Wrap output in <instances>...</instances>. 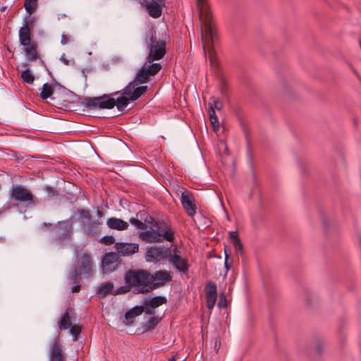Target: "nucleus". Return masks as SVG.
I'll return each instance as SVG.
<instances>
[{"instance_id": "24", "label": "nucleus", "mask_w": 361, "mask_h": 361, "mask_svg": "<svg viewBox=\"0 0 361 361\" xmlns=\"http://www.w3.org/2000/svg\"><path fill=\"white\" fill-rule=\"evenodd\" d=\"M73 308L68 307L65 312L62 314L61 319L59 322V326L61 330H66L71 327V314L73 313Z\"/></svg>"}, {"instance_id": "12", "label": "nucleus", "mask_w": 361, "mask_h": 361, "mask_svg": "<svg viewBox=\"0 0 361 361\" xmlns=\"http://www.w3.org/2000/svg\"><path fill=\"white\" fill-rule=\"evenodd\" d=\"M168 259L176 269V271L183 274L188 273L190 268V264L187 257H183L180 255L177 254L175 250H171Z\"/></svg>"}, {"instance_id": "11", "label": "nucleus", "mask_w": 361, "mask_h": 361, "mask_svg": "<svg viewBox=\"0 0 361 361\" xmlns=\"http://www.w3.org/2000/svg\"><path fill=\"white\" fill-rule=\"evenodd\" d=\"M48 361H66L63 347L58 337L54 338L49 342Z\"/></svg>"}, {"instance_id": "31", "label": "nucleus", "mask_w": 361, "mask_h": 361, "mask_svg": "<svg viewBox=\"0 0 361 361\" xmlns=\"http://www.w3.org/2000/svg\"><path fill=\"white\" fill-rule=\"evenodd\" d=\"M53 93L52 86L49 85L48 83H45L43 85L42 90L40 93V96L43 99H48L51 96Z\"/></svg>"}, {"instance_id": "6", "label": "nucleus", "mask_w": 361, "mask_h": 361, "mask_svg": "<svg viewBox=\"0 0 361 361\" xmlns=\"http://www.w3.org/2000/svg\"><path fill=\"white\" fill-rule=\"evenodd\" d=\"M149 49L146 58L147 63H154L157 60L162 59L166 54V42L163 40H157L153 36L146 39Z\"/></svg>"}, {"instance_id": "19", "label": "nucleus", "mask_w": 361, "mask_h": 361, "mask_svg": "<svg viewBox=\"0 0 361 361\" xmlns=\"http://www.w3.org/2000/svg\"><path fill=\"white\" fill-rule=\"evenodd\" d=\"M117 257L116 255L112 252H107L105 254L102 259V269L105 274H109L113 271L116 267Z\"/></svg>"}, {"instance_id": "42", "label": "nucleus", "mask_w": 361, "mask_h": 361, "mask_svg": "<svg viewBox=\"0 0 361 361\" xmlns=\"http://www.w3.org/2000/svg\"><path fill=\"white\" fill-rule=\"evenodd\" d=\"M224 252H225V262H224V265H225V268L228 270L231 269V263L228 262V259H229V254L227 252L226 250L225 249L224 250Z\"/></svg>"}, {"instance_id": "40", "label": "nucleus", "mask_w": 361, "mask_h": 361, "mask_svg": "<svg viewBox=\"0 0 361 361\" xmlns=\"http://www.w3.org/2000/svg\"><path fill=\"white\" fill-rule=\"evenodd\" d=\"M78 272L76 268L73 269L68 274V279L69 281L73 282L78 281Z\"/></svg>"}, {"instance_id": "39", "label": "nucleus", "mask_w": 361, "mask_h": 361, "mask_svg": "<svg viewBox=\"0 0 361 361\" xmlns=\"http://www.w3.org/2000/svg\"><path fill=\"white\" fill-rule=\"evenodd\" d=\"M78 214L81 219H87L88 221H91V215L89 210L85 209H80L78 210Z\"/></svg>"}, {"instance_id": "26", "label": "nucleus", "mask_w": 361, "mask_h": 361, "mask_svg": "<svg viewBox=\"0 0 361 361\" xmlns=\"http://www.w3.org/2000/svg\"><path fill=\"white\" fill-rule=\"evenodd\" d=\"M144 311V307L142 305H136L129 310H128L125 314V318L127 321L132 322L133 319L140 315Z\"/></svg>"}, {"instance_id": "13", "label": "nucleus", "mask_w": 361, "mask_h": 361, "mask_svg": "<svg viewBox=\"0 0 361 361\" xmlns=\"http://www.w3.org/2000/svg\"><path fill=\"white\" fill-rule=\"evenodd\" d=\"M76 259L79 274L80 275H86L87 277H89L90 276V270L92 269L90 255L87 252L82 250L77 253Z\"/></svg>"}, {"instance_id": "32", "label": "nucleus", "mask_w": 361, "mask_h": 361, "mask_svg": "<svg viewBox=\"0 0 361 361\" xmlns=\"http://www.w3.org/2000/svg\"><path fill=\"white\" fill-rule=\"evenodd\" d=\"M161 242L166 239V240L171 242L173 240V233L170 228H165L161 233Z\"/></svg>"}, {"instance_id": "34", "label": "nucleus", "mask_w": 361, "mask_h": 361, "mask_svg": "<svg viewBox=\"0 0 361 361\" xmlns=\"http://www.w3.org/2000/svg\"><path fill=\"white\" fill-rule=\"evenodd\" d=\"M158 324V320L156 317H152L150 319H149L144 324L143 327L146 328L147 329H154L157 326Z\"/></svg>"}, {"instance_id": "3", "label": "nucleus", "mask_w": 361, "mask_h": 361, "mask_svg": "<svg viewBox=\"0 0 361 361\" xmlns=\"http://www.w3.org/2000/svg\"><path fill=\"white\" fill-rule=\"evenodd\" d=\"M73 224V221L70 218L58 221L56 225L45 222L42 223L40 229L42 231H49L52 242L56 245H60L71 237Z\"/></svg>"}, {"instance_id": "49", "label": "nucleus", "mask_w": 361, "mask_h": 361, "mask_svg": "<svg viewBox=\"0 0 361 361\" xmlns=\"http://www.w3.org/2000/svg\"><path fill=\"white\" fill-rule=\"evenodd\" d=\"M322 344L321 343H317L315 346V350L317 353H321L322 351Z\"/></svg>"}, {"instance_id": "7", "label": "nucleus", "mask_w": 361, "mask_h": 361, "mask_svg": "<svg viewBox=\"0 0 361 361\" xmlns=\"http://www.w3.org/2000/svg\"><path fill=\"white\" fill-rule=\"evenodd\" d=\"M145 221L148 222V228H145L144 231L139 232V237L148 243H158L161 242V232L159 231V226L154 222L153 218L147 215L145 217Z\"/></svg>"}, {"instance_id": "4", "label": "nucleus", "mask_w": 361, "mask_h": 361, "mask_svg": "<svg viewBox=\"0 0 361 361\" xmlns=\"http://www.w3.org/2000/svg\"><path fill=\"white\" fill-rule=\"evenodd\" d=\"M147 90V86L135 87L134 82H130L116 101V105L118 111H123L128 104L129 100H136Z\"/></svg>"}, {"instance_id": "28", "label": "nucleus", "mask_w": 361, "mask_h": 361, "mask_svg": "<svg viewBox=\"0 0 361 361\" xmlns=\"http://www.w3.org/2000/svg\"><path fill=\"white\" fill-rule=\"evenodd\" d=\"M124 281H125V286H120L117 288L116 289H114V295H117L120 294H125L133 290L132 286L129 285L128 283V281L126 279V273L124 276Z\"/></svg>"}, {"instance_id": "5", "label": "nucleus", "mask_w": 361, "mask_h": 361, "mask_svg": "<svg viewBox=\"0 0 361 361\" xmlns=\"http://www.w3.org/2000/svg\"><path fill=\"white\" fill-rule=\"evenodd\" d=\"M10 200L25 204L26 207L35 204L34 196L25 186L13 184L8 190Z\"/></svg>"}, {"instance_id": "55", "label": "nucleus", "mask_w": 361, "mask_h": 361, "mask_svg": "<svg viewBox=\"0 0 361 361\" xmlns=\"http://www.w3.org/2000/svg\"><path fill=\"white\" fill-rule=\"evenodd\" d=\"M221 94H224L226 92V86L225 85H222L221 89Z\"/></svg>"}, {"instance_id": "56", "label": "nucleus", "mask_w": 361, "mask_h": 361, "mask_svg": "<svg viewBox=\"0 0 361 361\" xmlns=\"http://www.w3.org/2000/svg\"><path fill=\"white\" fill-rule=\"evenodd\" d=\"M97 215L99 217H101L102 216V212L99 209L97 210Z\"/></svg>"}, {"instance_id": "35", "label": "nucleus", "mask_w": 361, "mask_h": 361, "mask_svg": "<svg viewBox=\"0 0 361 361\" xmlns=\"http://www.w3.org/2000/svg\"><path fill=\"white\" fill-rule=\"evenodd\" d=\"M37 1V0H25L24 6L27 13H28L30 15L35 9Z\"/></svg>"}, {"instance_id": "43", "label": "nucleus", "mask_w": 361, "mask_h": 361, "mask_svg": "<svg viewBox=\"0 0 361 361\" xmlns=\"http://www.w3.org/2000/svg\"><path fill=\"white\" fill-rule=\"evenodd\" d=\"M80 285L79 281L73 282V286L71 288L73 293H76L80 290Z\"/></svg>"}, {"instance_id": "23", "label": "nucleus", "mask_w": 361, "mask_h": 361, "mask_svg": "<svg viewBox=\"0 0 361 361\" xmlns=\"http://www.w3.org/2000/svg\"><path fill=\"white\" fill-rule=\"evenodd\" d=\"M106 225L109 228L117 231H123L128 227V222L116 217L109 218L106 220Z\"/></svg>"}, {"instance_id": "10", "label": "nucleus", "mask_w": 361, "mask_h": 361, "mask_svg": "<svg viewBox=\"0 0 361 361\" xmlns=\"http://www.w3.org/2000/svg\"><path fill=\"white\" fill-rule=\"evenodd\" d=\"M171 250L165 246H152L146 248L145 259L148 262L157 264L162 259L169 258Z\"/></svg>"}, {"instance_id": "1", "label": "nucleus", "mask_w": 361, "mask_h": 361, "mask_svg": "<svg viewBox=\"0 0 361 361\" xmlns=\"http://www.w3.org/2000/svg\"><path fill=\"white\" fill-rule=\"evenodd\" d=\"M199 16L203 26L201 27V38L204 51L208 50L209 57L212 63L214 62L216 53L214 44L216 32L212 20V13L206 0H196Z\"/></svg>"}, {"instance_id": "14", "label": "nucleus", "mask_w": 361, "mask_h": 361, "mask_svg": "<svg viewBox=\"0 0 361 361\" xmlns=\"http://www.w3.org/2000/svg\"><path fill=\"white\" fill-rule=\"evenodd\" d=\"M140 3L144 4L150 16L157 18L161 16L162 7L164 6V0H140Z\"/></svg>"}, {"instance_id": "48", "label": "nucleus", "mask_w": 361, "mask_h": 361, "mask_svg": "<svg viewBox=\"0 0 361 361\" xmlns=\"http://www.w3.org/2000/svg\"><path fill=\"white\" fill-rule=\"evenodd\" d=\"M229 238L231 240L238 238V233L237 231H230L229 232Z\"/></svg>"}, {"instance_id": "33", "label": "nucleus", "mask_w": 361, "mask_h": 361, "mask_svg": "<svg viewBox=\"0 0 361 361\" xmlns=\"http://www.w3.org/2000/svg\"><path fill=\"white\" fill-rule=\"evenodd\" d=\"M68 329H69V332L73 337V340L77 341L78 335L80 334L81 330H82L81 327L78 325L72 326V324H71V327H69Z\"/></svg>"}, {"instance_id": "20", "label": "nucleus", "mask_w": 361, "mask_h": 361, "mask_svg": "<svg viewBox=\"0 0 361 361\" xmlns=\"http://www.w3.org/2000/svg\"><path fill=\"white\" fill-rule=\"evenodd\" d=\"M22 46L23 47V51L25 53V56L29 62L35 61L39 58L37 51V44L35 42L32 41Z\"/></svg>"}, {"instance_id": "46", "label": "nucleus", "mask_w": 361, "mask_h": 361, "mask_svg": "<svg viewBox=\"0 0 361 361\" xmlns=\"http://www.w3.org/2000/svg\"><path fill=\"white\" fill-rule=\"evenodd\" d=\"M219 307H225L226 306V301L224 297H221L218 302Z\"/></svg>"}, {"instance_id": "37", "label": "nucleus", "mask_w": 361, "mask_h": 361, "mask_svg": "<svg viewBox=\"0 0 361 361\" xmlns=\"http://www.w3.org/2000/svg\"><path fill=\"white\" fill-rule=\"evenodd\" d=\"M208 105H209L208 114L209 116V120H210V121H214V122H216V118H218V117L215 113V110L214 109L213 104L211 102H209Z\"/></svg>"}, {"instance_id": "38", "label": "nucleus", "mask_w": 361, "mask_h": 361, "mask_svg": "<svg viewBox=\"0 0 361 361\" xmlns=\"http://www.w3.org/2000/svg\"><path fill=\"white\" fill-rule=\"evenodd\" d=\"M100 242L106 245H110L114 243L115 238L112 235H105L100 239Z\"/></svg>"}, {"instance_id": "52", "label": "nucleus", "mask_w": 361, "mask_h": 361, "mask_svg": "<svg viewBox=\"0 0 361 361\" xmlns=\"http://www.w3.org/2000/svg\"><path fill=\"white\" fill-rule=\"evenodd\" d=\"M87 147L89 148V149H90V151H92V152L95 154V155H96L97 157H98L99 158H100L99 154H98V153H97V152H96V151L92 148V147L91 145H87Z\"/></svg>"}, {"instance_id": "25", "label": "nucleus", "mask_w": 361, "mask_h": 361, "mask_svg": "<svg viewBox=\"0 0 361 361\" xmlns=\"http://www.w3.org/2000/svg\"><path fill=\"white\" fill-rule=\"evenodd\" d=\"M97 294L102 297L114 295V284L111 281L102 283L97 288Z\"/></svg>"}, {"instance_id": "45", "label": "nucleus", "mask_w": 361, "mask_h": 361, "mask_svg": "<svg viewBox=\"0 0 361 361\" xmlns=\"http://www.w3.org/2000/svg\"><path fill=\"white\" fill-rule=\"evenodd\" d=\"M69 42V37L65 34L61 35V43L63 45L67 44Z\"/></svg>"}, {"instance_id": "36", "label": "nucleus", "mask_w": 361, "mask_h": 361, "mask_svg": "<svg viewBox=\"0 0 361 361\" xmlns=\"http://www.w3.org/2000/svg\"><path fill=\"white\" fill-rule=\"evenodd\" d=\"M209 102H211L213 104L214 110L216 109L218 111H220L223 109V106H224L223 102L220 99H219L214 97H212L209 99Z\"/></svg>"}, {"instance_id": "53", "label": "nucleus", "mask_w": 361, "mask_h": 361, "mask_svg": "<svg viewBox=\"0 0 361 361\" xmlns=\"http://www.w3.org/2000/svg\"><path fill=\"white\" fill-rule=\"evenodd\" d=\"M61 61H62L66 65L68 64V60L64 58L63 55L61 57Z\"/></svg>"}, {"instance_id": "15", "label": "nucleus", "mask_w": 361, "mask_h": 361, "mask_svg": "<svg viewBox=\"0 0 361 361\" xmlns=\"http://www.w3.org/2000/svg\"><path fill=\"white\" fill-rule=\"evenodd\" d=\"M180 201L187 214L190 217L195 216L196 214V206L192 194L188 190L183 191L181 195Z\"/></svg>"}, {"instance_id": "17", "label": "nucleus", "mask_w": 361, "mask_h": 361, "mask_svg": "<svg viewBox=\"0 0 361 361\" xmlns=\"http://www.w3.org/2000/svg\"><path fill=\"white\" fill-rule=\"evenodd\" d=\"M32 19L33 18L30 16H27L23 27L19 30V42L21 46L32 42L30 37V29L28 26L29 23H32Z\"/></svg>"}, {"instance_id": "2", "label": "nucleus", "mask_w": 361, "mask_h": 361, "mask_svg": "<svg viewBox=\"0 0 361 361\" xmlns=\"http://www.w3.org/2000/svg\"><path fill=\"white\" fill-rule=\"evenodd\" d=\"M126 279L133 288V292L137 294L151 293L154 290L152 274L147 270L137 269L126 271Z\"/></svg>"}, {"instance_id": "51", "label": "nucleus", "mask_w": 361, "mask_h": 361, "mask_svg": "<svg viewBox=\"0 0 361 361\" xmlns=\"http://www.w3.org/2000/svg\"><path fill=\"white\" fill-rule=\"evenodd\" d=\"M235 249L236 252H238L241 254L243 252V246L242 243L239 245L235 246Z\"/></svg>"}, {"instance_id": "47", "label": "nucleus", "mask_w": 361, "mask_h": 361, "mask_svg": "<svg viewBox=\"0 0 361 361\" xmlns=\"http://www.w3.org/2000/svg\"><path fill=\"white\" fill-rule=\"evenodd\" d=\"M210 122H211L214 129L215 130H218L219 128V126H220V123H219V119L216 118V122H214V121H211Z\"/></svg>"}, {"instance_id": "21", "label": "nucleus", "mask_w": 361, "mask_h": 361, "mask_svg": "<svg viewBox=\"0 0 361 361\" xmlns=\"http://www.w3.org/2000/svg\"><path fill=\"white\" fill-rule=\"evenodd\" d=\"M154 278L153 283H154V290L159 288L166 281H171L172 276L170 273L166 270L157 271L152 274Z\"/></svg>"}, {"instance_id": "58", "label": "nucleus", "mask_w": 361, "mask_h": 361, "mask_svg": "<svg viewBox=\"0 0 361 361\" xmlns=\"http://www.w3.org/2000/svg\"><path fill=\"white\" fill-rule=\"evenodd\" d=\"M27 158H35L34 156L32 155H27Z\"/></svg>"}, {"instance_id": "57", "label": "nucleus", "mask_w": 361, "mask_h": 361, "mask_svg": "<svg viewBox=\"0 0 361 361\" xmlns=\"http://www.w3.org/2000/svg\"><path fill=\"white\" fill-rule=\"evenodd\" d=\"M8 155L10 157H15L14 153L13 152H11V154H8Z\"/></svg>"}, {"instance_id": "18", "label": "nucleus", "mask_w": 361, "mask_h": 361, "mask_svg": "<svg viewBox=\"0 0 361 361\" xmlns=\"http://www.w3.org/2000/svg\"><path fill=\"white\" fill-rule=\"evenodd\" d=\"M207 305L208 309L212 310L217 298L216 286L214 282L209 281L206 286Z\"/></svg>"}, {"instance_id": "41", "label": "nucleus", "mask_w": 361, "mask_h": 361, "mask_svg": "<svg viewBox=\"0 0 361 361\" xmlns=\"http://www.w3.org/2000/svg\"><path fill=\"white\" fill-rule=\"evenodd\" d=\"M143 307H144L143 312H145L146 314H148L150 316L154 314V312L152 311L154 310V308L149 307L148 303L146 301L145 302V306H143Z\"/></svg>"}, {"instance_id": "29", "label": "nucleus", "mask_w": 361, "mask_h": 361, "mask_svg": "<svg viewBox=\"0 0 361 361\" xmlns=\"http://www.w3.org/2000/svg\"><path fill=\"white\" fill-rule=\"evenodd\" d=\"M130 223L133 225L136 228L140 229L141 231H144L145 228H148V222H146L145 220L144 222H142L139 219L136 218H130L129 220Z\"/></svg>"}, {"instance_id": "16", "label": "nucleus", "mask_w": 361, "mask_h": 361, "mask_svg": "<svg viewBox=\"0 0 361 361\" xmlns=\"http://www.w3.org/2000/svg\"><path fill=\"white\" fill-rule=\"evenodd\" d=\"M116 253L120 256H130L139 251L137 243L117 242L114 245Z\"/></svg>"}, {"instance_id": "27", "label": "nucleus", "mask_w": 361, "mask_h": 361, "mask_svg": "<svg viewBox=\"0 0 361 361\" xmlns=\"http://www.w3.org/2000/svg\"><path fill=\"white\" fill-rule=\"evenodd\" d=\"M145 301L148 303L149 307L155 309L161 305L166 304L167 299L165 296L157 295L153 298H148Z\"/></svg>"}, {"instance_id": "9", "label": "nucleus", "mask_w": 361, "mask_h": 361, "mask_svg": "<svg viewBox=\"0 0 361 361\" xmlns=\"http://www.w3.org/2000/svg\"><path fill=\"white\" fill-rule=\"evenodd\" d=\"M161 68L159 63H147L145 61L144 66L137 73L135 78L133 82H135V87L137 82L144 83L148 81L149 76L155 75Z\"/></svg>"}, {"instance_id": "44", "label": "nucleus", "mask_w": 361, "mask_h": 361, "mask_svg": "<svg viewBox=\"0 0 361 361\" xmlns=\"http://www.w3.org/2000/svg\"><path fill=\"white\" fill-rule=\"evenodd\" d=\"M220 347H221V340L219 337H217L215 338L214 346L216 353H218L219 350L220 349Z\"/></svg>"}, {"instance_id": "30", "label": "nucleus", "mask_w": 361, "mask_h": 361, "mask_svg": "<svg viewBox=\"0 0 361 361\" xmlns=\"http://www.w3.org/2000/svg\"><path fill=\"white\" fill-rule=\"evenodd\" d=\"M21 78L25 82L30 85H32L35 80V77L29 68H27L22 72Z\"/></svg>"}, {"instance_id": "50", "label": "nucleus", "mask_w": 361, "mask_h": 361, "mask_svg": "<svg viewBox=\"0 0 361 361\" xmlns=\"http://www.w3.org/2000/svg\"><path fill=\"white\" fill-rule=\"evenodd\" d=\"M231 242L234 247L241 243L240 239L239 238L231 240Z\"/></svg>"}, {"instance_id": "22", "label": "nucleus", "mask_w": 361, "mask_h": 361, "mask_svg": "<svg viewBox=\"0 0 361 361\" xmlns=\"http://www.w3.org/2000/svg\"><path fill=\"white\" fill-rule=\"evenodd\" d=\"M101 225L102 222L98 220L88 221L84 226L85 233L90 237L99 235L102 231Z\"/></svg>"}, {"instance_id": "8", "label": "nucleus", "mask_w": 361, "mask_h": 361, "mask_svg": "<svg viewBox=\"0 0 361 361\" xmlns=\"http://www.w3.org/2000/svg\"><path fill=\"white\" fill-rule=\"evenodd\" d=\"M83 104L91 109H111L115 106L116 101L109 95L104 94L100 97L85 98Z\"/></svg>"}, {"instance_id": "54", "label": "nucleus", "mask_w": 361, "mask_h": 361, "mask_svg": "<svg viewBox=\"0 0 361 361\" xmlns=\"http://www.w3.org/2000/svg\"><path fill=\"white\" fill-rule=\"evenodd\" d=\"M219 147H222L225 149H226V145L224 142H221L219 144Z\"/></svg>"}]
</instances>
